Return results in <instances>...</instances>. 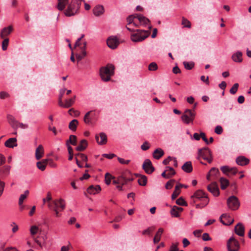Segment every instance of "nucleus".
Here are the masks:
<instances>
[{
	"instance_id": "50",
	"label": "nucleus",
	"mask_w": 251,
	"mask_h": 251,
	"mask_svg": "<svg viewBox=\"0 0 251 251\" xmlns=\"http://www.w3.org/2000/svg\"><path fill=\"white\" fill-rule=\"evenodd\" d=\"M238 87H239L238 83H236L234 84V85H233V86L232 87V88L230 89V90L229 91L230 94H231L232 95L235 94L237 92Z\"/></svg>"
},
{
	"instance_id": "7",
	"label": "nucleus",
	"mask_w": 251,
	"mask_h": 251,
	"mask_svg": "<svg viewBox=\"0 0 251 251\" xmlns=\"http://www.w3.org/2000/svg\"><path fill=\"white\" fill-rule=\"evenodd\" d=\"M193 203H195L197 200H204V201L208 200L205 193L201 190H197L193 195L191 197Z\"/></svg>"
},
{
	"instance_id": "36",
	"label": "nucleus",
	"mask_w": 251,
	"mask_h": 251,
	"mask_svg": "<svg viewBox=\"0 0 251 251\" xmlns=\"http://www.w3.org/2000/svg\"><path fill=\"white\" fill-rule=\"evenodd\" d=\"M78 125V121L76 119H74L71 121L69 125V128L73 131H75L76 129V127Z\"/></svg>"
},
{
	"instance_id": "54",
	"label": "nucleus",
	"mask_w": 251,
	"mask_h": 251,
	"mask_svg": "<svg viewBox=\"0 0 251 251\" xmlns=\"http://www.w3.org/2000/svg\"><path fill=\"white\" fill-rule=\"evenodd\" d=\"M175 182V180L174 179H171L169 181H168L165 185L166 189H171L172 188Z\"/></svg>"
},
{
	"instance_id": "60",
	"label": "nucleus",
	"mask_w": 251,
	"mask_h": 251,
	"mask_svg": "<svg viewBox=\"0 0 251 251\" xmlns=\"http://www.w3.org/2000/svg\"><path fill=\"white\" fill-rule=\"evenodd\" d=\"M118 160L122 164H128L130 161V160H125L124 158L121 157H118Z\"/></svg>"
},
{
	"instance_id": "15",
	"label": "nucleus",
	"mask_w": 251,
	"mask_h": 251,
	"mask_svg": "<svg viewBox=\"0 0 251 251\" xmlns=\"http://www.w3.org/2000/svg\"><path fill=\"white\" fill-rule=\"evenodd\" d=\"M11 167L9 165H4L0 167V176L3 178L8 176L10 173Z\"/></svg>"
},
{
	"instance_id": "16",
	"label": "nucleus",
	"mask_w": 251,
	"mask_h": 251,
	"mask_svg": "<svg viewBox=\"0 0 251 251\" xmlns=\"http://www.w3.org/2000/svg\"><path fill=\"white\" fill-rule=\"evenodd\" d=\"M13 27L12 25L2 28L0 32V37L1 38H6V37L9 35L13 31Z\"/></svg>"
},
{
	"instance_id": "19",
	"label": "nucleus",
	"mask_w": 251,
	"mask_h": 251,
	"mask_svg": "<svg viewBox=\"0 0 251 251\" xmlns=\"http://www.w3.org/2000/svg\"><path fill=\"white\" fill-rule=\"evenodd\" d=\"M100 141H99V137L98 135H96L95 138L98 143V144L102 145H104L107 143V136L103 133L101 132L100 133Z\"/></svg>"
},
{
	"instance_id": "6",
	"label": "nucleus",
	"mask_w": 251,
	"mask_h": 251,
	"mask_svg": "<svg viewBox=\"0 0 251 251\" xmlns=\"http://www.w3.org/2000/svg\"><path fill=\"white\" fill-rule=\"evenodd\" d=\"M228 251H238L240 248L239 242L233 237H231L227 243Z\"/></svg>"
},
{
	"instance_id": "13",
	"label": "nucleus",
	"mask_w": 251,
	"mask_h": 251,
	"mask_svg": "<svg viewBox=\"0 0 251 251\" xmlns=\"http://www.w3.org/2000/svg\"><path fill=\"white\" fill-rule=\"evenodd\" d=\"M207 188L208 190L214 196H218L219 195V189L216 182L211 183L207 186Z\"/></svg>"
},
{
	"instance_id": "12",
	"label": "nucleus",
	"mask_w": 251,
	"mask_h": 251,
	"mask_svg": "<svg viewBox=\"0 0 251 251\" xmlns=\"http://www.w3.org/2000/svg\"><path fill=\"white\" fill-rule=\"evenodd\" d=\"M176 174L175 170L171 167L167 166L162 173L161 176L165 178H170Z\"/></svg>"
},
{
	"instance_id": "1",
	"label": "nucleus",
	"mask_w": 251,
	"mask_h": 251,
	"mask_svg": "<svg viewBox=\"0 0 251 251\" xmlns=\"http://www.w3.org/2000/svg\"><path fill=\"white\" fill-rule=\"evenodd\" d=\"M115 67L113 65L108 64L106 66L100 68V76L101 79L105 82L109 81L114 74Z\"/></svg>"
},
{
	"instance_id": "46",
	"label": "nucleus",
	"mask_w": 251,
	"mask_h": 251,
	"mask_svg": "<svg viewBox=\"0 0 251 251\" xmlns=\"http://www.w3.org/2000/svg\"><path fill=\"white\" fill-rule=\"evenodd\" d=\"M114 178L113 177L108 173L105 175V182L107 185H109L111 183V179Z\"/></svg>"
},
{
	"instance_id": "14",
	"label": "nucleus",
	"mask_w": 251,
	"mask_h": 251,
	"mask_svg": "<svg viewBox=\"0 0 251 251\" xmlns=\"http://www.w3.org/2000/svg\"><path fill=\"white\" fill-rule=\"evenodd\" d=\"M107 46L112 49H115L119 45V41L116 37H110L107 40Z\"/></svg>"
},
{
	"instance_id": "61",
	"label": "nucleus",
	"mask_w": 251,
	"mask_h": 251,
	"mask_svg": "<svg viewBox=\"0 0 251 251\" xmlns=\"http://www.w3.org/2000/svg\"><path fill=\"white\" fill-rule=\"evenodd\" d=\"M202 239L205 241H210L211 240V238L207 233H204L202 234Z\"/></svg>"
},
{
	"instance_id": "21",
	"label": "nucleus",
	"mask_w": 251,
	"mask_h": 251,
	"mask_svg": "<svg viewBox=\"0 0 251 251\" xmlns=\"http://www.w3.org/2000/svg\"><path fill=\"white\" fill-rule=\"evenodd\" d=\"M5 147L10 148H13L17 146V139L16 138H10L8 139L4 143Z\"/></svg>"
},
{
	"instance_id": "29",
	"label": "nucleus",
	"mask_w": 251,
	"mask_h": 251,
	"mask_svg": "<svg viewBox=\"0 0 251 251\" xmlns=\"http://www.w3.org/2000/svg\"><path fill=\"white\" fill-rule=\"evenodd\" d=\"M220 174L219 170L218 169L213 167L210 170L209 173L207 175L206 177L208 180L210 179V176H217Z\"/></svg>"
},
{
	"instance_id": "53",
	"label": "nucleus",
	"mask_w": 251,
	"mask_h": 251,
	"mask_svg": "<svg viewBox=\"0 0 251 251\" xmlns=\"http://www.w3.org/2000/svg\"><path fill=\"white\" fill-rule=\"evenodd\" d=\"M86 50H82V53L81 54H76V57L78 61H80L86 55Z\"/></svg>"
},
{
	"instance_id": "18",
	"label": "nucleus",
	"mask_w": 251,
	"mask_h": 251,
	"mask_svg": "<svg viewBox=\"0 0 251 251\" xmlns=\"http://www.w3.org/2000/svg\"><path fill=\"white\" fill-rule=\"evenodd\" d=\"M235 232L236 234L240 236H243L245 233V228L243 225L240 223H239L235 226L234 228Z\"/></svg>"
},
{
	"instance_id": "8",
	"label": "nucleus",
	"mask_w": 251,
	"mask_h": 251,
	"mask_svg": "<svg viewBox=\"0 0 251 251\" xmlns=\"http://www.w3.org/2000/svg\"><path fill=\"white\" fill-rule=\"evenodd\" d=\"M195 111H184V112L181 116V119L183 122L188 124L190 122L192 121L195 115Z\"/></svg>"
},
{
	"instance_id": "48",
	"label": "nucleus",
	"mask_w": 251,
	"mask_h": 251,
	"mask_svg": "<svg viewBox=\"0 0 251 251\" xmlns=\"http://www.w3.org/2000/svg\"><path fill=\"white\" fill-rule=\"evenodd\" d=\"M176 203L181 206H187V204L182 197H180L176 201Z\"/></svg>"
},
{
	"instance_id": "9",
	"label": "nucleus",
	"mask_w": 251,
	"mask_h": 251,
	"mask_svg": "<svg viewBox=\"0 0 251 251\" xmlns=\"http://www.w3.org/2000/svg\"><path fill=\"white\" fill-rule=\"evenodd\" d=\"M142 168L148 174H151L155 170V168L152 166L151 161L149 159L145 160Z\"/></svg>"
},
{
	"instance_id": "43",
	"label": "nucleus",
	"mask_w": 251,
	"mask_h": 251,
	"mask_svg": "<svg viewBox=\"0 0 251 251\" xmlns=\"http://www.w3.org/2000/svg\"><path fill=\"white\" fill-rule=\"evenodd\" d=\"M148 69L150 71H155L158 69V66L156 63L153 62L151 63L148 66Z\"/></svg>"
},
{
	"instance_id": "40",
	"label": "nucleus",
	"mask_w": 251,
	"mask_h": 251,
	"mask_svg": "<svg viewBox=\"0 0 251 251\" xmlns=\"http://www.w3.org/2000/svg\"><path fill=\"white\" fill-rule=\"evenodd\" d=\"M181 24L184 27L191 28V24L190 22L184 17L182 18Z\"/></svg>"
},
{
	"instance_id": "39",
	"label": "nucleus",
	"mask_w": 251,
	"mask_h": 251,
	"mask_svg": "<svg viewBox=\"0 0 251 251\" xmlns=\"http://www.w3.org/2000/svg\"><path fill=\"white\" fill-rule=\"evenodd\" d=\"M139 184L141 186H146L147 183V177L146 176H142L138 180Z\"/></svg>"
},
{
	"instance_id": "32",
	"label": "nucleus",
	"mask_w": 251,
	"mask_h": 251,
	"mask_svg": "<svg viewBox=\"0 0 251 251\" xmlns=\"http://www.w3.org/2000/svg\"><path fill=\"white\" fill-rule=\"evenodd\" d=\"M69 0H58L57 5V9L60 11H62L64 9L67 4L68 3Z\"/></svg>"
},
{
	"instance_id": "47",
	"label": "nucleus",
	"mask_w": 251,
	"mask_h": 251,
	"mask_svg": "<svg viewBox=\"0 0 251 251\" xmlns=\"http://www.w3.org/2000/svg\"><path fill=\"white\" fill-rule=\"evenodd\" d=\"M3 39L2 42V49L3 50H6L9 44V39L7 38Z\"/></svg>"
},
{
	"instance_id": "33",
	"label": "nucleus",
	"mask_w": 251,
	"mask_h": 251,
	"mask_svg": "<svg viewBox=\"0 0 251 251\" xmlns=\"http://www.w3.org/2000/svg\"><path fill=\"white\" fill-rule=\"evenodd\" d=\"M164 230L162 228H159L156 232L154 238H153V242L154 243H157L160 240L161 236Z\"/></svg>"
},
{
	"instance_id": "37",
	"label": "nucleus",
	"mask_w": 251,
	"mask_h": 251,
	"mask_svg": "<svg viewBox=\"0 0 251 251\" xmlns=\"http://www.w3.org/2000/svg\"><path fill=\"white\" fill-rule=\"evenodd\" d=\"M221 187L223 190H225L229 185L228 180L224 177L220 178Z\"/></svg>"
},
{
	"instance_id": "17",
	"label": "nucleus",
	"mask_w": 251,
	"mask_h": 251,
	"mask_svg": "<svg viewBox=\"0 0 251 251\" xmlns=\"http://www.w3.org/2000/svg\"><path fill=\"white\" fill-rule=\"evenodd\" d=\"M7 119L9 124L14 128H18V121L16 120L15 117L11 114H7Z\"/></svg>"
},
{
	"instance_id": "35",
	"label": "nucleus",
	"mask_w": 251,
	"mask_h": 251,
	"mask_svg": "<svg viewBox=\"0 0 251 251\" xmlns=\"http://www.w3.org/2000/svg\"><path fill=\"white\" fill-rule=\"evenodd\" d=\"M229 218V217L228 216H227L226 214H223L220 217V221L224 225H226V226L230 225L233 223V222L234 221L233 219H231L230 221H228L227 222H226L224 220H223V218L227 219V218Z\"/></svg>"
},
{
	"instance_id": "64",
	"label": "nucleus",
	"mask_w": 251,
	"mask_h": 251,
	"mask_svg": "<svg viewBox=\"0 0 251 251\" xmlns=\"http://www.w3.org/2000/svg\"><path fill=\"white\" fill-rule=\"evenodd\" d=\"M209 202V200H207L206 201L204 202V203L203 204H197L196 205V207L197 208H202V207L206 206Z\"/></svg>"
},
{
	"instance_id": "55",
	"label": "nucleus",
	"mask_w": 251,
	"mask_h": 251,
	"mask_svg": "<svg viewBox=\"0 0 251 251\" xmlns=\"http://www.w3.org/2000/svg\"><path fill=\"white\" fill-rule=\"evenodd\" d=\"M134 18H137V16H136V14L134 15H129L127 18V21L128 22V25H130V24H131L133 23V20L134 19Z\"/></svg>"
},
{
	"instance_id": "10",
	"label": "nucleus",
	"mask_w": 251,
	"mask_h": 251,
	"mask_svg": "<svg viewBox=\"0 0 251 251\" xmlns=\"http://www.w3.org/2000/svg\"><path fill=\"white\" fill-rule=\"evenodd\" d=\"M79 8L78 7L77 5L76 6L75 4L71 2L68 5V7L65 11L64 13L66 16L68 17L74 16L75 13H76Z\"/></svg>"
},
{
	"instance_id": "34",
	"label": "nucleus",
	"mask_w": 251,
	"mask_h": 251,
	"mask_svg": "<svg viewBox=\"0 0 251 251\" xmlns=\"http://www.w3.org/2000/svg\"><path fill=\"white\" fill-rule=\"evenodd\" d=\"M136 16L137 18L142 25H146L150 22V20L148 18L142 15L136 14Z\"/></svg>"
},
{
	"instance_id": "45",
	"label": "nucleus",
	"mask_w": 251,
	"mask_h": 251,
	"mask_svg": "<svg viewBox=\"0 0 251 251\" xmlns=\"http://www.w3.org/2000/svg\"><path fill=\"white\" fill-rule=\"evenodd\" d=\"M176 206H174L171 210V214L173 217H179V214L177 209H176Z\"/></svg>"
},
{
	"instance_id": "51",
	"label": "nucleus",
	"mask_w": 251,
	"mask_h": 251,
	"mask_svg": "<svg viewBox=\"0 0 251 251\" xmlns=\"http://www.w3.org/2000/svg\"><path fill=\"white\" fill-rule=\"evenodd\" d=\"M92 111L88 112L84 117V121L86 124H89L91 122L90 113Z\"/></svg>"
},
{
	"instance_id": "38",
	"label": "nucleus",
	"mask_w": 251,
	"mask_h": 251,
	"mask_svg": "<svg viewBox=\"0 0 251 251\" xmlns=\"http://www.w3.org/2000/svg\"><path fill=\"white\" fill-rule=\"evenodd\" d=\"M28 194L29 191L26 190L25 191L24 194L20 195L19 199V205H21V204H23L24 200H25Z\"/></svg>"
},
{
	"instance_id": "11",
	"label": "nucleus",
	"mask_w": 251,
	"mask_h": 251,
	"mask_svg": "<svg viewBox=\"0 0 251 251\" xmlns=\"http://www.w3.org/2000/svg\"><path fill=\"white\" fill-rule=\"evenodd\" d=\"M130 173L129 171H126L123 173L120 176L118 177L119 183L122 185L126 184L128 181H131L133 180L132 177H128V175H129Z\"/></svg>"
},
{
	"instance_id": "28",
	"label": "nucleus",
	"mask_w": 251,
	"mask_h": 251,
	"mask_svg": "<svg viewBox=\"0 0 251 251\" xmlns=\"http://www.w3.org/2000/svg\"><path fill=\"white\" fill-rule=\"evenodd\" d=\"M88 146V143L86 140H82L79 145L76 148V150L78 151H81L85 150Z\"/></svg>"
},
{
	"instance_id": "62",
	"label": "nucleus",
	"mask_w": 251,
	"mask_h": 251,
	"mask_svg": "<svg viewBox=\"0 0 251 251\" xmlns=\"http://www.w3.org/2000/svg\"><path fill=\"white\" fill-rule=\"evenodd\" d=\"M200 136H201V138H202V139L204 141V142L206 144H209V141H208V139L206 138L205 134L204 132H201L200 133Z\"/></svg>"
},
{
	"instance_id": "23",
	"label": "nucleus",
	"mask_w": 251,
	"mask_h": 251,
	"mask_svg": "<svg viewBox=\"0 0 251 251\" xmlns=\"http://www.w3.org/2000/svg\"><path fill=\"white\" fill-rule=\"evenodd\" d=\"M104 7L102 5H97L93 9V14L96 16H100L103 14Z\"/></svg>"
},
{
	"instance_id": "24",
	"label": "nucleus",
	"mask_w": 251,
	"mask_h": 251,
	"mask_svg": "<svg viewBox=\"0 0 251 251\" xmlns=\"http://www.w3.org/2000/svg\"><path fill=\"white\" fill-rule=\"evenodd\" d=\"M44 148L42 145H40L36 149L35 157L37 160L41 159L44 154Z\"/></svg>"
},
{
	"instance_id": "59",
	"label": "nucleus",
	"mask_w": 251,
	"mask_h": 251,
	"mask_svg": "<svg viewBox=\"0 0 251 251\" xmlns=\"http://www.w3.org/2000/svg\"><path fill=\"white\" fill-rule=\"evenodd\" d=\"M143 151H146L150 148L149 144L148 142H145L141 147Z\"/></svg>"
},
{
	"instance_id": "57",
	"label": "nucleus",
	"mask_w": 251,
	"mask_h": 251,
	"mask_svg": "<svg viewBox=\"0 0 251 251\" xmlns=\"http://www.w3.org/2000/svg\"><path fill=\"white\" fill-rule=\"evenodd\" d=\"M9 97V95L6 92L1 91L0 92V99H4Z\"/></svg>"
},
{
	"instance_id": "5",
	"label": "nucleus",
	"mask_w": 251,
	"mask_h": 251,
	"mask_svg": "<svg viewBox=\"0 0 251 251\" xmlns=\"http://www.w3.org/2000/svg\"><path fill=\"white\" fill-rule=\"evenodd\" d=\"M227 204L229 209L232 210H236L240 206V202L237 197L232 196L227 199Z\"/></svg>"
},
{
	"instance_id": "27",
	"label": "nucleus",
	"mask_w": 251,
	"mask_h": 251,
	"mask_svg": "<svg viewBox=\"0 0 251 251\" xmlns=\"http://www.w3.org/2000/svg\"><path fill=\"white\" fill-rule=\"evenodd\" d=\"M182 169L187 173H191L193 170V167L191 161L185 162L181 167Z\"/></svg>"
},
{
	"instance_id": "30",
	"label": "nucleus",
	"mask_w": 251,
	"mask_h": 251,
	"mask_svg": "<svg viewBox=\"0 0 251 251\" xmlns=\"http://www.w3.org/2000/svg\"><path fill=\"white\" fill-rule=\"evenodd\" d=\"M164 154L162 149L160 148L156 149L153 153V157L156 159H159Z\"/></svg>"
},
{
	"instance_id": "4",
	"label": "nucleus",
	"mask_w": 251,
	"mask_h": 251,
	"mask_svg": "<svg viewBox=\"0 0 251 251\" xmlns=\"http://www.w3.org/2000/svg\"><path fill=\"white\" fill-rule=\"evenodd\" d=\"M201 158L206 160L209 163L212 162L213 158L211 151L208 148H203L199 149L197 159L200 160Z\"/></svg>"
},
{
	"instance_id": "44",
	"label": "nucleus",
	"mask_w": 251,
	"mask_h": 251,
	"mask_svg": "<svg viewBox=\"0 0 251 251\" xmlns=\"http://www.w3.org/2000/svg\"><path fill=\"white\" fill-rule=\"evenodd\" d=\"M231 167L228 166H222L221 167V170L223 172L224 174L225 175L229 176V172H230V169Z\"/></svg>"
},
{
	"instance_id": "49",
	"label": "nucleus",
	"mask_w": 251,
	"mask_h": 251,
	"mask_svg": "<svg viewBox=\"0 0 251 251\" xmlns=\"http://www.w3.org/2000/svg\"><path fill=\"white\" fill-rule=\"evenodd\" d=\"M179 243L178 242L172 243L170 247L169 251H184L183 250L179 251L177 247Z\"/></svg>"
},
{
	"instance_id": "41",
	"label": "nucleus",
	"mask_w": 251,
	"mask_h": 251,
	"mask_svg": "<svg viewBox=\"0 0 251 251\" xmlns=\"http://www.w3.org/2000/svg\"><path fill=\"white\" fill-rule=\"evenodd\" d=\"M183 64L186 70H190L194 68V65H195L194 63L193 62H187V61H184V62H183Z\"/></svg>"
},
{
	"instance_id": "56",
	"label": "nucleus",
	"mask_w": 251,
	"mask_h": 251,
	"mask_svg": "<svg viewBox=\"0 0 251 251\" xmlns=\"http://www.w3.org/2000/svg\"><path fill=\"white\" fill-rule=\"evenodd\" d=\"M38 228L36 226H32L30 228V231L31 235H33L37 233Z\"/></svg>"
},
{
	"instance_id": "63",
	"label": "nucleus",
	"mask_w": 251,
	"mask_h": 251,
	"mask_svg": "<svg viewBox=\"0 0 251 251\" xmlns=\"http://www.w3.org/2000/svg\"><path fill=\"white\" fill-rule=\"evenodd\" d=\"M102 156L108 159H110L113 158L114 157H115L116 155L114 153H104L102 154Z\"/></svg>"
},
{
	"instance_id": "22",
	"label": "nucleus",
	"mask_w": 251,
	"mask_h": 251,
	"mask_svg": "<svg viewBox=\"0 0 251 251\" xmlns=\"http://www.w3.org/2000/svg\"><path fill=\"white\" fill-rule=\"evenodd\" d=\"M249 159L243 156H238L236 159V163L240 166H245L249 163Z\"/></svg>"
},
{
	"instance_id": "26",
	"label": "nucleus",
	"mask_w": 251,
	"mask_h": 251,
	"mask_svg": "<svg viewBox=\"0 0 251 251\" xmlns=\"http://www.w3.org/2000/svg\"><path fill=\"white\" fill-rule=\"evenodd\" d=\"M232 59L234 62L240 63L242 62V53L238 51L232 55Z\"/></svg>"
},
{
	"instance_id": "25",
	"label": "nucleus",
	"mask_w": 251,
	"mask_h": 251,
	"mask_svg": "<svg viewBox=\"0 0 251 251\" xmlns=\"http://www.w3.org/2000/svg\"><path fill=\"white\" fill-rule=\"evenodd\" d=\"M101 190L100 187L99 185L94 186L91 185L87 189V192L90 194L95 195L100 192Z\"/></svg>"
},
{
	"instance_id": "20",
	"label": "nucleus",
	"mask_w": 251,
	"mask_h": 251,
	"mask_svg": "<svg viewBox=\"0 0 251 251\" xmlns=\"http://www.w3.org/2000/svg\"><path fill=\"white\" fill-rule=\"evenodd\" d=\"M54 207L56 208H61V210H63L65 208V202L63 199H60L53 201Z\"/></svg>"
},
{
	"instance_id": "42",
	"label": "nucleus",
	"mask_w": 251,
	"mask_h": 251,
	"mask_svg": "<svg viewBox=\"0 0 251 251\" xmlns=\"http://www.w3.org/2000/svg\"><path fill=\"white\" fill-rule=\"evenodd\" d=\"M68 141V144L70 143L71 144L75 146L76 145V136L75 135H71L70 136L69 139L67 141Z\"/></svg>"
},
{
	"instance_id": "2",
	"label": "nucleus",
	"mask_w": 251,
	"mask_h": 251,
	"mask_svg": "<svg viewBox=\"0 0 251 251\" xmlns=\"http://www.w3.org/2000/svg\"><path fill=\"white\" fill-rule=\"evenodd\" d=\"M136 31V33L131 35V40L134 42H141L148 37L150 34L149 30L137 29Z\"/></svg>"
},
{
	"instance_id": "58",
	"label": "nucleus",
	"mask_w": 251,
	"mask_h": 251,
	"mask_svg": "<svg viewBox=\"0 0 251 251\" xmlns=\"http://www.w3.org/2000/svg\"><path fill=\"white\" fill-rule=\"evenodd\" d=\"M222 127L220 126H217L215 128V132L217 134H221L223 132Z\"/></svg>"
},
{
	"instance_id": "52",
	"label": "nucleus",
	"mask_w": 251,
	"mask_h": 251,
	"mask_svg": "<svg viewBox=\"0 0 251 251\" xmlns=\"http://www.w3.org/2000/svg\"><path fill=\"white\" fill-rule=\"evenodd\" d=\"M37 167L42 171H44L46 167L45 163L42 162L41 161H39L37 163Z\"/></svg>"
},
{
	"instance_id": "3",
	"label": "nucleus",
	"mask_w": 251,
	"mask_h": 251,
	"mask_svg": "<svg viewBox=\"0 0 251 251\" xmlns=\"http://www.w3.org/2000/svg\"><path fill=\"white\" fill-rule=\"evenodd\" d=\"M66 90V89L64 88L60 89L59 91L58 103L60 107L62 108H68L71 107L75 102V96L73 98L66 100L65 103L63 102L62 101V99Z\"/></svg>"
},
{
	"instance_id": "31",
	"label": "nucleus",
	"mask_w": 251,
	"mask_h": 251,
	"mask_svg": "<svg viewBox=\"0 0 251 251\" xmlns=\"http://www.w3.org/2000/svg\"><path fill=\"white\" fill-rule=\"evenodd\" d=\"M183 186L182 184H179L176 186L175 190L171 196L172 200H175L179 195L180 193V189L182 188Z\"/></svg>"
}]
</instances>
